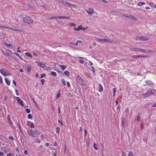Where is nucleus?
<instances>
[{"instance_id": "nucleus-1", "label": "nucleus", "mask_w": 156, "mask_h": 156, "mask_svg": "<svg viewBox=\"0 0 156 156\" xmlns=\"http://www.w3.org/2000/svg\"><path fill=\"white\" fill-rule=\"evenodd\" d=\"M27 132L28 135L32 137H34L35 135H39L40 133L39 131L37 130H33L32 129L27 130Z\"/></svg>"}, {"instance_id": "nucleus-2", "label": "nucleus", "mask_w": 156, "mask_h": 156, "mask_svg": "<svg viewBox=\"0 0 156 156\" xmlns=\"http://www.w3.org/2000/svg\"><path fill=\"white\" fill-rule=\"evenodd\" d=\"M26 20L27 23L28 24H30V23H33L34 22V20L30 17L29 16H27V19Z\"/></svg>"}, {"instance_id": "nucleus-3", "label": "nucleus", "mask_w": 156, "mask_h": 156, "mask_svg": "<svg viewBox=\"0 0 156 156\" xmlns=\"http://www.w3.org/2000/svg\"><path fill=\"white\" fill-rule=\"evenodd\" d=\"M76 81L77 83L80 85H83V84L82 80L81 77L79 76L77 77Z\"/></svg>"}, {"instance_id": "nucleus-4", "label": "nucleus", "mask_w": 156, "mask_h": 156, "mask_svg": "<svg viewBox=\"0 0 156 156\" xmlns=\"http://www.w3.org/2000/svg\"><path fill=\"white\" fill-rule=\"evenodd\" d=\"M4 54L7 55H10L12 54V53L10 50L9 49H7L2 51Z\"/></svg>"}, {"instance_id": "nucleus-5", "label": "nucleus", "mask_w": 156, "mask_h": 156, "mask_svg": "<svg viewBox=\"0 0 156 156\" xmlns=\"http://www.w3.org/2000/svg\"><path fill=\"white\" fill-rule=\"evenodd\" d=\"M60 2L62 3V4L69 5L70 6H74V5L69 2L66 1H61Z\"/></svg>"}, {"instance_id": "nucleus-6", "label": "nucleus", "mask_w": 156, "mask_h": 156, "mask_svg": "<svg viewBox=\"0 0 156 156\" xmlns=\"http://www.w3.org/2000/svg\"><path fill=\"white\" fill-rule=\"evenodd\" d=\"M153 93L152 92L151 90H148L147 92L145 94H144L143 95V96L144 98H147L148 97V96H149L151 94H153Z\"/></svg>"}, {"instance_id": "nucleus-7", "label": "nucleus", "mask_w": 156, "mask_h": 156, "mask_svg": "<svg viewBox=\"0 0 156 156\" xmlns=\"http://www.w3.org/2000/svg\"><path fill=\"white\" fill-rule=\"evenodd\" d=\"M103 42H106L110 43H114L115 42L113 40H111L109 38H104L103 39Z\"/></svg>"}, {"instance_id": "nucleus-8", "label": "nucleus", "mask_w": 156, "mask_h": 156, "mask_svg": "<svg viewBox=\"0 0 156 156\" xmlns=\"http://www.w3.org/2000/svg\"><path fill=\"white\" fill-rule=\"evenodd\" d=\"M142 49L140 48L134 47L130 49L131 51H133L136 52H142Z\"/></svg>"}, {"instance_id": "nucleus-9", "label": "nucleus", "mask_w": 156, "mask_h": 156, "mask_svg": "<svg viewBox=\"0 0 156 156\" xmlns=\"http://www.w3.org/2000/svg\"><path fill=\"white\" fill-rule=\"evenodd\" d=\"M16 100L17 101L18 104H20L23 106L24 105L23 101L18 97H16Z\"/></svg>"}, {"instance_id": "nucleus-10", "label": "nucleus", "mask_w": 156, "mask_h": 156, "mask_svg": "<svg viewBox=\"0 0 156 156\" xmlns=\"http://www.w3.org/2000/svg\"><path fill=\"white\" fill-rule=\"evenodd\" d=\"M27 124L28 126L30 127L31 128H33L34 127V123L33 122H31L30 121H27Z\"/></svg>"}, {"instance_id": "nucleus-11", "label": "nucleus", "mask_w": 156, "mask_h": 156, "mask_svg": "<svg viewBox=\"0 0 156 156\" xmlns=\"http://www.w3.org/2000/svg\"><path fill=\"white\" fill-rule=\"evenodd\" d=\"M86 11L87 12L90 14H91L94 13V11L93 10L91 9H86Z\"/></svg>"}, {"instance_id": "nucleus-12", "label": "nucleus", "mask_w": 156, "mask_h": 156, "mask_svg": "<svg viewBox=\"0 0 156 156\" xmlns=\"http://www.w3.org/2000/svg\"><path fill=\"white\" fill-rule=\"evenodd\" d=\"M128 18L135 21L137 20V19L136 18L132 15H129L128 16Z\"/></svg>"}, {"instance_id": "nucleus-13", "label": "nucleus", "mask_w": 156, "mask_h": 156, "mask_svg": "<svg viewBox=\"0 0 156 156\" xmlns=\"http://www.w3.org/2000/svg\"><path fill=\"white\" fill-rule=\"evenodd\" d=\"M144 52V53H147V52H148V53H152L153 52V51H152V50H146V49H142V52Z\"/></svg>"}, {"instance_id": "nucleus-14", "label": "nucleus", "mask_w": 156, "mask_h": 156, "mask_svg": "<svg viewBox=\"0 0 156 156\" xmlns=\"http://www.w3.org/2000/svg\"><path fill=\"white\" fill-rule=\"evenodd\" d=\"M141 41H145L148 39V37H144V36H140Z\"/></svg>"}, {"instance_id": "nucleus-15", "label": "nucleus", "mask_w": 156, "mask_h": 156, "mask_svg": "<svg viewBox=\"0 0 156 156\" xmlns=\"http://www.w3.org/2000/svg\"><path fill=\"white\" fill-rule=\"evenodd\" d=\"M37 63L38 65L39 66H40L42 68L45 67V66L44 64L40 62H38Z\"/></svg>"}, {"instance_id": "nucleus-16", "label": "nucleus", "mask_w": 156, "mask_h": 156, "mask_svg": "<svg viewBox=\"0 0 156 156\" xmlns=\"http://www.w3.org/2000/svg\"><path fill=\"white\" fill-rule=\"evenodd\" d=\"M66 66L64 65H60L59 68L62 70H64L66 68Z\"/></svg>"}, {"instance_id": "nucleus-17", "label": "nucleus", "mask_w": 156, "mask_h": 156, "mask_svg": "<svg viewBox=\"0 0 156 156\" xmlns=\"http://www.w3.org/2000/svg\"><path fill=\"white\" fill-rule=\"evenodd\" d=\"M99 91L101 92L103 91V87L101 84H99Z\"/></svg>"}, {"instance_id": "nucleus-18", "label": "nucleus", "mask_w": 156, "mask_h": 156, "mask_svg": "<svg viewBox=\"0 0 156 156\" xmlns=\"http://www.w3.org/2000/svg\"><path fill=\"white\" fill-rule=\"evenodd\" d=\"M58 19H69L70 18V17H66L65 16H58Z\"/></svg>"}, {"instance_id": "nucleus-19", "label": "nucleus", "mask_w": 156, "mask_h": 156, "mask_svg": "<svg viewBox=\"0 0 156 156\" xmlns=\"http://www.w3.org/2000/svg\"><path fill=\"white\" fill-rule=\"evenodd\" d=\"M1 73L4 76H5L6 75V73L4 72V69H1L0 71Z\"/></svg>"}, {"instance_id": "nucleus-20", "label": "nucleus", "mask_w": 156, "mask_h": 156, "mask_svg": "<svg viewBox=\"0 0 156 156\" xmlns=\"http://www.w3.org/2000/svg\"><path fill=\"white\" fill-rule=\"evenodd\" d=\"M74 29H75V30H79L80 29H81V30H82V29H83V30H85V29H84V28L83 27H81V26H80L76 29V28H75Z\"/></svg>"}, {"instance_id": "nucleus-21", "label": "nucleus", "mask_w": 156, "mask_h": 156, "mask_svg": "<svg viewBox=\"0 0 156 156\" xmlns=\"http://www.w3.org/2000/svg\"><path fill=\"white\" fill-rule=\"evenodd\" d=\"M5 45L8 47H13V45L12 44H9L6 43H5L4 44Z\"/></svg>"}, {"instance_id": "nucleus-22", "label": "nucleus", "mask_w": 156, "mask_h": 156, "mask_svg": "<svg viewBox=\"0 0 156 156\" xmlns=\"http://www.w3.org/2000/svg\"><path fill=\"white\" fill-rule=\"evenodd\" d=\"M134 40L136 41H141V39L140 38V37H134L133 38Z\"/></svg>"}, {"instance_id": "nucleus-23", "label": "nucleus", "mask_w": 156, "mask_h": 156, "mask_svg": "<svg viewBox=\"0 0 156 156\" xmlns=\"http://www.w3.org/2000/svg\"><path fill=\"white\" fill-rule=\"evenodd\" d=\"M5 82L8 85H9L10 84V81H9L7 78H5Z\"/></svg>"}, {"instance_id": "nucleus-24", "label": "nucleus", "mask_w": 156, "mask_h": 156, "mask_svg": "<svg viewBox=\"0 0 156 156\" xmlns=\"http://www.w3.org/2000/svg\"><path fill=\"white\" fill-rule=\"evenodd\" d=\"M7 119H8V121H9V122L11 124H12V122L11 121V119H10V116L9 115H8V116H7Z\"/></svg>"}, {"instance_id": "nucleus-25", "label": "nucleus", "mask_w": 156, "mask_h": 156, "mask_svg": "<svg viewBox=\"0 0 156 156\" xmlns=\"http://www.w3.org/2000/svg\"><path fill=\"white\" fill-rule=\"evenodd\" d=\"M64 74L67 76H68L70 75L69 72L67 71H65L64 72Z\"/></svg>"}, {"instance_id": "nucleus-26", "label": "nucleus", "mask_w": 156, "mask_h": 156, "mask_svg": "<svg viewBox=\"0 0 156 156\" xmlns=\"http://www.w3.org/2000/svg\"><path fill=\"white\" fill-rule=\"evenodd\" d=\"M27 19V17H24L22 20V21L24 23H26V21H27L26 20V19Z\"/></svg>"}, {"instance_id": "nucleus-27", "label": "nucleus", "mask_w": 156, "mask_h": 156, "mask_svg": "<svg viewBox=\"0 0 156 156\" xmlns=\"http://www.w3.org/2000/svg\"><path fill=\"white\" fill-rule=\"evenodd\" d=\"M25 54L26 56H28L32 58V55L28 52H26Z\"/></svg>"}, {"instance_id": "nucleus-28", "label": "nucleus", "mask_w": 156, "mask_h": 156, "mask_svg": "<svg viewBox=\"0 0 156 156\" xmlns=\"http://www.w3.org/2000/svg\"><path fill=\"white\" fill-rule=\"evenodd\" d=\"M51 75L54 76H56L57 75L56 73L54 71H51Z\"/></svg>"}, {"instance_id": "nucleus-29", "label": "nucleus", "mask_w": 156, "mask_h": 156, "mask_svg": "<svg viewBox=\"0 0 156 156\" xmlns=\"http://www.w3.org/2000/svg\"><path fill=\"white\" fill-rule=\"evenodd\" d=\"M58 92H59V93H58L56 96V99H58V98L59 97H60V91H58Z\"/></svg>"}, {"instance_id": "nucleus-30", "label": "nucleus", "mask_w": 156, "mask_h": 156, "mask_svg": "<svg viewBox=\"0 0 156 156\" xmlns=\"http://www.w3.org/2000/svg\"><path fill=\"white\" fill-rule=\"evenodd\" d=\"M91 70L92 71L93 75H95V71L94 69V68L93 66H91Z\"/></svg>"}, {"instance_id": "nucleus-31", "label": "nucleus", "mask_w": 156, "mask_h": 156, "mask_svg": "<svg viewBox=\"0 0 156 156\" xmlns=\"http://www.w3.org/2000/svg\"><path fill=\"white\" fill-rule=\"evenodd\" d=\"M132 58H139L140 57V55H133L132 56Z\"/></svg>"}, {"instance_id": "nucleus-32", "label": "nucleus", "mask_w": 156, "mask_h": 156, "mask_svg": "<svg viewBox=\"0 0 156 156\" xmlns=\"http://www.w3.org/2000/svg\"><path fill=\"white\" fill-rule=\"evenodd\" d=\"M97 41L99 42H103V39H100L98 38H97L95 39Z\"/></svg>"}, {"instance_id": "nucleus-33", "label": "nucleus", "mask_w": 156, "mask_h": 156, "mask_svg": "<svg viewBox=\"0 0 156 156\" xmlns=\"http://www.w3.org/2000/svg\"><path fill=\"white\" fill-rule=\"evenodd\" d=\"M56 132L58 134L60 132V128L59 127H57L56 128Z\"/></svg>"}, {"instance_id": "nucleus-34", "label": "nucleus", "mask_w": 156, "mask_h": 156, "mask_svg": "<svg viewBox=\"0 0 156 156\" xmlns=\"http://www.w3.org/2000/svg\"><path fill=\"white\" fill-rule=\"evenodd\" d=\"M14 53H15V54L17 56H18L20 59H21L23 60L22 58L20 57V55L18 53H17L15 52H14Z\"/></svg>"}, {"instance_id": "nucleus-35", "label": "nucleus", "mask_w": 156, "mask_h": 156, "mask_svg": "<svg viewBox=\"0 0 156 156\" xmlns=\"http://www.w3.org/2000/svg\"><path fill=\"white\" fill-rule=\"evenodd\" d=\"M94 147L95 150H98L97 145L96 144L94 143Z\"/></svg>"}, {"instance_id": "nucleus-36", "label": "nucleus", "mask_w": 156, "mask_h": 156, "mask_svg": "<svg viewBox=\"0 0 156 156\" xmlns=\"http://www.w3.org/2000/svg\"><path fill=\"white\" fill-rule=\"evenodd\" d=\"M121 122H122V126H123L124 124V118H122L121 119Z\"/></svg>"}, {"instance_id": "nucleus-37", "label": "nucleus", "mask_w": 156, "mask_h": 156, "mask_svg": "<svg viewBox=\"0 0 156 156\" xmlns=\"http://www.w3.org/2000/svg\"><path fill=\"white\" fill-rule=\"evenodd\" d=\"M58 19V16H55V17H51L49 18V19L50 20H52L53 19Z\"/></svg>"}, {"instance_id": "nucleus-38", "label": "nucleus", "mask_w": 156, "mask_h": 156, "mask_svg": "<svg viewBox=\"0 0 156 156\" xmlns=\"http://www.w3.org/2000/svg\"><path fill=\"white\" fill-rule=\"evenodd\" d=\"M28 118L29 119H31L32 118V116L31 114H29L28 115Z\"/></svg>"}, {"instance_id": "nucleus-39", "label": "nucleus", "mask_w": 156, "mask_h": 156, "mask_svg": "<svg viewBox=\"0 0 156 156\" xmlns=\"http://www.w3.org/2000/svg\"><path fill=\"white\" fill-rule=\"evenodd\" d=\"M128 156H134L133 152L132 151L129 152L128 154Z\"/></svg>"}, {"instance_id": "nucleus-40", "label": "nucleus", "mask_w": 156, "mask_h": 156, "mask_svg": "<svg viewBox=\"0 0 156 156\" xmlns=\"http://www.w3.org/2000/svg\"><path fill=\"white\" fill-rule=\"evenodd\" d=\"M31 68L30 67H27V71L29 73L31 71Z\"/></svg>"}, {"instance_id": "nucleus-41", "label": "nucleus", "mask_w": 156, "mask_h": 156, "mask_svg": "<svg viewBox=\"0 0 156 156\" xmlns=\"http://www.w3.org/2000/svg\"><path fill=\"white\" fill-rule=\"evenodd\" d=\"M144 4L145 3L144 2H139V3L138 4V5L140 6Z\"/></svg>"}, {"instance_id": "nucleus-42", "label": "nucleus", "mask_w": 156, "mask_h": 156, "mask_svg": "<svg viewBox=\"0 0 156 156\" xmlns=\"http://www.w3.org/2000/svg\"><path fill=\"white\" fill-rule=\"evenodd\" d=\"M3 151L5 153H7V149L6 147H3Z\"/></svg>"}, {"instance_id": "nucleus-43", "label": "nucleus", "mask_w": 156, "mask_h": 156, "mask_svg": "<svg viewBox=\"0 0 156 156\" xmlns=\"http://www.w3.org/2000/svg\"><path fill=\"white\" fill-rule=\"evenodd\" d=\"M62 83L64 85H66L65 81L64 79H62Z\"/></svg>"}, {"instance_id": "nucleus-44", "label": "nucleus", "mask_w": 156, "mask_h": 156, "mask_svg": "<svg viewBox=\"0 0 156 156\" xmlns=\"http://www.w3.org/2000/svg\"><path fill=\"white\" fill-rule=\"evenodd\" d=\"M26 110V112L28 113H30V110L29 108H27Z\"/></svg>"}, {"instance_id": "nucleus-45", "label": "nucleus", "mask_w": 156, "mask_h": 156, "mask_svg": "<svg viewBox=\"0 0 156 156\" xmlns=\"http://www.w3.org/2000/svg\"><path fill=\"white\" fill-rule=\"evenodd\" d=\"M150 4L151 7H155V6H156V5L154 3H150Z\"/></svg>"}, {"instance_id": "nucleus-46", "label": "nucleus", "mask_w": 156, "mask_h": 156, "mask_svg": "<svg viewBox=\"0 0 156 156\" xmlns=\"http://www.w3.org/2000/svg\"><path fill=\"white\" fill-rule=\"evenodd\" d=\"M9 139L11 140H14V138L12 136H9Z\"/></svg>"}, {"instance_id": "nucleus-47", "label": "nucleus", "mask_w": 156, "mask_h": 156, "mask_svg": "<svg viewBox=\"0 0 156 156\" xmlns=\"http://www.w3.org/2000/svg\"><path fill=\"white\" fill-rule=\"evenodd\" d=\"M116 92V89L115 88H114L113 89V92L114 94V96L115 95V93Z\"/></svg>"}, {"instance_id": "nucleus-48", "label": "nucleus", "mask_w": 156, "mask_h": 156, "mask_svg": "<svg viewBox=\"0 0 156 156\" xmlns=\"http://www.w3.org/2000/svg\"><path fill=\"white\" fill-rule=\"evenodd\" d=\"M58 122L59 123H60L62 125H63V124L62 122V121L61 120H58Z\"/></svg>"}, {"instance_id": "nucleus-49", "label": "nucleus", "mask_w": 156, "mask_h": 156, "mask_svg": "<svg viewBox=\"0 0 156 156\" xmlns=\"http://www.w3.org/2000/svg\"><path fill=\"white\" fill-rule=\"evenodd\" d=\"M136 118H137V119H136V121H137L139 122L140 121V118L139 117V116H136Z\"/></svg>"}, {"instance_id": "nucleus-50", "label": "nucleus", "mask_w": 156, "mask_h": 156, "mask_svg": "<svg viewBox=\"0 0 156 156\" xmlns=\"http://www.w3.org/2000/svg\"><path fill=\"white\" fill-rule=\"evenodd\" d=\"M67 85L68 87H70V83L69 82H67Z\"/></svg>"}, {"instance_id": "nucleus-51", "label": "nucleus", "mask_w": 156, "mask_h": 156, "mask_svg": "<svg viewBox=\"0 0 156 156\" xmlns=\"http://www.w3.org/2000/svg\"><path fill=\"white\" fill-rule=\"evenodd\" d=\"M41 139L42 140H44V136L43 135H41Z\"/></svg>"}, {"instance_id": "nucleus-52", "label": "nucleus", "mask_w": 156, "mask_h": 156, "mask_svg": "<svg viewBox=\"0 0 156 156\" xmlns=\"http://www.w3.org/2000/svg\"><path fill=\"white\" fill-rule=\"evenodd\" d=\"M71 44H73L76 46H77L78 45V44H77V43L76 42V43H71Z\"/></svg>"}, {"instance_id": "nucleus-53", "label": "nucleus", "mask_w": 156, "mask_h": 156, "mask_svg": "<svg viewBox=\"0 0 156 156\" xmlns=\"http://www.w3.org/2000/svg\"><path fill=\"white\" fill-rule=\"evenodd\" d=\"M44 81H45V80L44 79H42L41 80V82L42 85H43V83H44Z\"/></svg>"}, {"instance_id": "nucleus-54", "label": "nucleus", "mask_w": 156, "mask_h": 156, "mask_svg": "<svg viewBox=\"0 0 156 156\" xmlns=\"http://www.w3.org/2000/svg\"><path fill=\"white\" fill-rule=\"evenodd\" d=\"M4 154L3 152L0 151V156H2Z\"/></svg>"}, {"instance_id": "nucleus-55", "label": "nucleus", "mask_w": 156, "mask_h": 156, "mask_svg": "<svg viewBox=\"0 0 156 156\" xmlns=\"http://www.w3.org/2000/svg\"><path fill=\"white\" fill-rule=\"evenodd\" d=\"M15 91L16 93V94L17 95H19V94L18 93V90L17 89H16Z\"/></svg>"}, {"instance_id": "nucleus-56", "label": "nucleus", "mask_w": 156, "mask_h": 156, "mask_svg": "<svg viewBox=\"0 0 156 156\" xmlns=\"http://www.w3.org/2000/svg\"><path fill=\"white\" fill-rule=\"evenodd\" d=\"M156 107V103H154L153 105L151 106V107Z\"/></svg>"}, {"instance_id": "nucleus-57", "label": "nucleus", "mask_w": 156, "mask_h": 156, "mask_svg": "<svg viewBox=\"0 0 156 156\" xmlns=\"http://www.w3.org/2000/svg\"><path fill=\"white\" fill-rule=\"evenodd\" d=\"M7 156H12V154L11 153H9L7 154Z\"/></svg>"}, {"instance_id": "nucleus-58", "label": "nucleus", "mask_w": 156, "mask_h": 156, "mask_svg": "<svg viewBox=\"0 0 156 156\" xmlns=\"http://www.w3.org/2000/svg\"><path fill=\"white\" fill-rule=\"evenodd\" d=\"M81 63H83L84 62V61L83 60H80L79 61Z\"/></svg>"}, {"instance_id": "nucleus-59", "label": "nucleus", "mask_w": 156, "mask_h": 156, "mask_svg": "<svg viewBox=\"0 0 156 156\" xmlns=\"http://www.w3.org/2000/svg\"><path fill=\"white\" fill-rule=\"evenodd\" d=\"M76 42L77 43V44H78V43H82V42L81 41L78 40L76 41Z\"/></svg>"}, {"instance_id": "nucleus-60", "label": "nucleus", "mask_w": 156, "mask_h": 156, "mask_svg": "<svg viewBox=\"0 0 156 156\" xmlns=\"http://www.w3.org/2000/svg\"><path fill=\"white\" fill-rule=\"evenodd\" d=\"M141 129H142L144 128V126L143 123H142L141 125Z\"/></svg>"}, {"instance_id": "nucleus-61", "label": "nucleus", "mask_w": 156, "mask_h": 156, "mask_svg": "<svg viewBox=\"0 0 156 156\" xmlns=\"http://www.w3.org/2000/svg\"><path fill=\"white\" fill-rule=\"evenodd\" d=\"M13 83L15 86L16 85V83L14 80H13Z\"/></svg>"}, {"instance_id": "nucleus-62", "label": "nucleus", "mask_w": 156, "mask_h": 156, "mask_svg": "<svg viewBox=\"0 0 156 156\" xmlns=\"http://www.w3.org/2000/svg\"><path fill=\"white\" fill-rule=\"evenodd\" d=\"M124 17L126 18H128V16L126 14L124 15H123Z\"/></svg>"}, {"instance_id": "nucleus-63", "label": "nucleus", "mask_w": 156, "mask_h": 156, "mask_svg": "<svg viewBox=\"0 0 156 156\" xmlns=\"http://www.w3.org/2000/svg\"><path fill=\"white\" fill-rule=\"evenodd\" d=\"M70 26H75V24L74 23H70Z\"/></svg>"}, {"instance_id": "nucleus-64", "label": "nucleus", "mask_w": 156, "mask_h": 156, "mask_svg": "<svg viewBox=\"0 0 156 156\" xmlns=\"http://www.w3.org/2000/svg\"><path fill=\"white\" fill-rule=\"evenodd\" d=\"M45 75V74H42L41 76V78H42L43 77H44Z\"/></svg>"}]
</instances>
